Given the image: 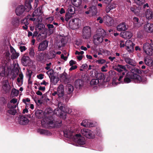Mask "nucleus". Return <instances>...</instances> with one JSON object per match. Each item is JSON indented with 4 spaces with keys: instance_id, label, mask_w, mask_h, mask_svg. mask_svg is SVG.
Returning <instances> with one entry per match:
<instances>
[{
    "instance_id": "nucleus-1",
    "label": "nucleus",
    "mask_w": 153,
    "mask_h": 153,
    "mask_svg": "<svg viewBox=\"0 0 153 153\" xmlns=\"http://www.w3.org/2000/svg\"><path fill=\"white\" fill-rule=\"evenodd\" d=\"M131 79H134L136 83H140L142 82L143 84L146 83V81L143 79L139 75L131 73H126L123 79L124 82L126 83H129L131 82Z\"/></svg>"
},
{
    "instance_id": "nucleus-2",
    "label": "nucleus",
    "mask_w": 153,
    "mask_h": 153,
    "mask_svg": "<svg viewBox=\"0 0 153 153\" xmlns=\"http://www.w3.org/2000/svg\"><path fill=\"white\" fill-rule=\"evenodd\" d=\"M106 34V33L103 29H100L97 31V33L93 36V42L94 44L96 42L102 43L103 41V38Z\"/></svg>"
},
{
    "instance_id": "nucleus-3",
    "label": "nucleus",
    "mask_w": 153,
    "mask_h": 153,
    "mask_svg": "<svg viewBox=\"0 0 153 153\" xmlns=\"http://www.w3.org/2000/svg\"><path fill=\"white\" fill-rule=\"evenodd\" d=\"M120 42V48L124 47L126 46V50L128 52H132L133 51L134 47L135 44L132 41L129 40L126 41L125 44L123 41L121 40Z\"/></svg>"
},
{
    "instance_id": "nucleus-4",
    "label": "nucleus",
    "mask_w": 153,
    "mask_h": 153,
    "mask_svg": "<svg viewBox=\"0 0 153 153\" xmlns=\"http://www.w3.org/2000/svg\"><path fill=\"white\" fill-rule=\"evenodd\" d=\"M82 37L83 39H89L91 35V28L89 26H85L83 27L82 31Z\"/></svg>"
},
{
    "instance_id": "nucleus-5",
    "label": "nucleus",
    "mask_w": 153,
    "mask_h": 153,
    "mask_svg": "<svg viewBox=\"0 0 153 153\" xmlns=\"http://www.w3.org/2000/svg\"><path fill=\"white\" fill-rule=\"evenodd\" d=\"M58 95L59 97H61L65 100L66 101L70 98V96H68L64 93V88L62 85L59 86L57 89Z\"/></svg>"
},
{
    "instance_id": "nucleus-6",
    "label": "nucleus",
    "mask_w": 153,
    "mask_h": 153,
    "mask_svg": "<svg viewBox=\"0 0 153 153\" xmlns=\"http://www.w3.org/2000/svg\"><path fill=\"white\" fill-rule=\"evenodd\" d=\"M143 50L145 53L149 55H151L153 51V42L152 41L150 44L145 43L143 46Z\"/></svg>"
},
{
    "instance_id": "nucleus-7",
    "label": "nucleus",
    "mask_w": 153,
    "mask_h": 153,
    "mask_svg": "<svg viewBox=\"0 0 153 153\" xmlns=\"http://www.w3.org/2000/svg\"><path fill=\"white\" fill-rule=\"evenodd\" d=\"M81 133L82 135L89 139H93L95 137L94 133L90 130L87 128L82 129Z\"/></svg>"
},
{
    "instance_id": "nucleus-8",
    "label": "nucleus",
    "mask_w": 153,
    "mask_h": 153,
    "mask_svg": "<svg viewBox=\"0 0 153 153\" xmlns=\"http://www.w3.org/2000/svg\"><path fill=\"white\" fill-rule=\"evenodd\" d=\"M70 22L72 26V29L74 30L79 28L81 25V21L78 18L73 19L70 20Z\"/></svg>"
},
{
    "instance_id": "nucleus-9",
    "label": "nucleus",
    "mask_w": 153,
    "mask_h": 153,
    "mask_svg": "<svg viewBox=\"0 0 153 153\" xmlns=\"http://www.w3.org/2000/svg\"><path fill=\"white\" fill-rule=\"evenodd\" d=\"M48 41L47 40H45L39 43L38 46V51H43L47 49L48 46Z\"/></svg>"
},
{
    "instance_id": "nucleus-10",
    "label": "nucleus",
    "mask_w": 153,
    "mask_h": 153,
    "mask_svg": "<svg viewBox=\"0 0 153 153\" xmlns=\"http://www.w3.org/2000/svg\"><path fill=\"white\" fill-rule=\"evenodd\" d=\"M87 11L85 12L87 14H89L90 13H92L93 16H95L97 12V9L96 6H92L87 9Z\"/></svg>"
},
{
    "instance_id": "nucleus-11",
    "label": "nucleus",
    "mask_w": 153,
    "mask_h": 153,
    "mask_svg": "<svg viewBox=\"0 0 153 153\" xmlns=\"http://www.w3.org/2000/svg\"><path fill=\"white\" fill-rule=\"evenodd\" d=\"M54 71L53 69H50L47 72V73L49 75V77L50 80H53L54 85L56 84L58 81V80L57 79H56V77L53 75Z\"/></svg>"
},
{
    "instance_id": "nucleus-12",
    "label": "nucleus",
    "mask_w": 153,
    "mask_h": 153,
    "mask_svg": "<svg viewBox=\"0 0 153 153\" xmlns=\"http://www.w3.org/2000/svg\"><path fill=\"white\" fill-rule=\"evenodd\" d=\"M25 7L23 5L18 6L15 10L16 15L19 16L22 14L25 11Z\"/></svg>"
},
{
    "instance_id": "nucleus-13",
    "label": "nucleus",
    "mask_w": 153,
    "mask_h": 153,
    "mask_svg": "<svg viewBox=\"0 0 153 153\" xmlns=\"http://www.w3.org/2000/svg\"><path fill=\"white\" fill-rule=\"evenodd\" d=\"M75 138L78 140L76 141L77 143L80 145H83L85 144V140L84 138L81 137L80 134H76L75 135Z\"/></svg>"
},
{
    "instance_id": "nucleus-14",
    "label": "nucleus",
    "mask_w": 153,
    "mask_h": 153,
    "mask_svg": "<svg viewBox=\"0 0 153 153\" xmlns=\"http://www.w3.org/2000/svg\"><path fill=\"white\" fill-rule=\"evenodd\" d=\"M18 120L19 124L21 125H25L29 122L28 119L23 116H19Z\"/></svg>"
},
{
    "instance_id": "nucleus-15",
    "label": "nucleus",
    "mask_w": 153,
    "mask_h": 153,
    "mask_svg": "<svg viewBox=\"0 0 153 153\" xmlns=\"http://www.w3.org/2000/svg\"><path fill=\"white\" fill-rule=\"evenodd\" d=\"M66 90L67 92V95L70 96V98L74 90L73 86L71 84H67L66 86Z\"/></svg>"
},
{
    "instance_id": "nucleus-16",
    "label": "nucleus",
    "mask_w": 153,
    "mask_h": 153,
    "mask_svg": "<svg viewBox=\"0 0 153 153\" xmlns=\"http://www.w3.org/2000/svg\"><path fill=\"white\" fill-rule=\"evenodd\" d=\"M74 85L76 88L81 89L82 88L84 85V82L81 79H78L76 80L74 82Z\"/></svg>"
},
{
    "instance_id": "nucleus-17",
    "label": "nucleus",
    "mask_w": 153,
    "mask_h": 153,
    "mask_svg": "<svg viewBox=\"0 0 153 153\" xmlns=\"http://www.w3.org/2000/svg\"><path fill=\"white\" fill-rule=\"evenodd\" d=\"M144 29L147 32L152 33L153 32V24L147 23L144 26Z\"/></svg>"
},
{
    "instance_id": "nucleus-18",
    "label": "nucleus",
    "mask_w": 153,
    "mask_h": 153,
    "mask_svg": "<svg viewBox=\"0 0 153 153\" xmlns=\"http://www.w3.org/2000/svg\"><path fill=\"white\" fill-rule=\"evenodd\" d=\"M3 90L5 93L8 92L10 89V86L8 84L7 80H5L4 81V84L2 86Z\"/></svg>"
},
{
    "instance_id": "nucleus-19",
    "label": "nucleus",
    "mask_w": 153,
    "mask_h": 153,
    "mask_svg": "<svg viewBox=\"0 0 153 153\" xmlns=\"http://www.w3.org/2000/svg\"><path fill=\"white\" fill-rule=\"evenodd\" d=\"M94 74L95 77L99 81L101 80H104L105 77L104 74L101 72H98L97 71H94Z\"/></svg>"
},
{
    "instance_id": "nucleus-20",
    "label": "nucleus",
    "mask_w": 153,
    "mask_h": 153,
    "mask_svg": "<svg viewBox=\"0 0 153 153\" xmlns=\"http://www.w3.org/2000/svg\"><path fill=\"white\" fill-rule=\"evenodd\" d=\"M115 69L120 73H121L123 71L122 70H124L126 72L127 71L125 65L124 66L119 64L117 65V67L115 68Z\"/></svg>"
},
{
    "instance_id": "nucleus-21",
    "label": "nucleus",
    "mask_w": 153,
    "mask_h": 153,
    "mask_svg": "<svg viewBox=\"0 0 153 153\" xmlns=\"http://www.w3.org/2000/svg\"><path fill=\"white\" fill-rule=\"evenodd\" d=\"M132 36L131 32L129 31L124 32L122 33V36L125 39H130Z\"/></svg>"
},
{
    "instance_id": "nucleus-22",
    "label": "nucleus",
    "mask_w": 153,
    "mask_h": 153,
    "mask_svg": "<svg viewBox=\"0 0 153 153\" xmlns=\"http://www.w3.org/2000/svg\"><path fill=\"white\" fill-rule=\"evenodd\" d=\"M29 59V57L27 56H23L21 59V62L22 65L24 66H27Z\"/></svg>"
},
{
    "instance_id": "nucleus-23",
    "label": "nucleus",
    "mask_w": 153,
    "mask_h": 153,
    "mask_svg": "<svg viewBox=\"0 0 153 153\" xmlns=\"http://www.w3.org/2000/svg\"><path fill=\"white\" fill-rule=\"evenodd\" d=\"M126 29L125 22H123L120 24L117 27V30L119 31L125 30Z\"/></svg>"
},
{
    "instance_id": "nucleus-24",
    "label": "nucleus",
    "mask_w": 153,
    "mask_h": 153,
    "mask_svg": "<svg viewBox=\"0 0 153 153\" xmlns=\"http://www.w3.org/2000/svg\"><path fill=\"white\" fill-rule=\"evenodd\" d=\"M145 15L148 19H151L153 17V13L152 11L149 9H147L145 12Z\"/></svg>"
},
{
    "instance_id": "nucleus-25",
    "label": "nucleus",
    "mask_w": 153,
    "mask_h": 153,
    "mask_svg": "<svg viewBox=\"0 0 153 153\" xmlns=\"http://www.w3.org/2000/svg\"><path fill=\"white\" fill-rule=\"evenodd\" d=\"M145 64L149 66L150 69H152L153 68L152 66L153 63V61L145 57L144 60Z\"/></svg>"
},
{
    "instance_id": "nucleus-26",
    "label": "nucleus",
    "mask_w": 153,
    "mask_h": 153,
    "mask_svg": "<svg viewBox=\"0 0 153 153\" xmlns=\"http://www.w3.org/2000/svg\"><path fill=\"white\" fill-rule=\"evenodd\" d=\"M92 123H89L87 120H83L82 122L81 123V125L83 126L84 127H87L88 126L91 127L92 126Z\"/></svg>"
},
{
    "instance_id": "nucleus-27",
    "label": "nucleus",
    "mask_w": 153,
    "mask_h": 153,
    "mask_svg": "<svg viewBox=\"0 0 153 153\" xmlns=\"http://www.w3.org/2000/svg\"><path fill=\"white\" fill-rule=\"evenodd\" d=\"M71 2L73 5L76 7H79L81 4V0H71Z\"/></svg>"
},
{
    "instance_id": "nucleus-28",
    "label": "nucleus",
    "mask_w": 153,
    "mask_h": 153,
    "mask_svg": "<svg viewBox=\"0 0 153 153\" xmlns=\"http://www.w3.org/2000/svg\"><path fill=\"white\" fill-rule=\"evenodd\" d=\"M59 77L61 79L63 80L64 82H67L68 80V78L67 74L65 72H64L62 74H60Z\"/></svg>"
},
{
    "instance_id": "nucleus-29",
    "label": "nucleus",
    "mask_w": 153,
    "mask_h": 153,
    "mask_svg": "<svg viewBox=\"0 0 153 153\" xmlns=\"http://www.w3.org/2000/svg\"><path fill=\"white\" fill-rule=\"evenodd\" d=\"M125 62L129 64L134 66L136 65L135 61L129 58H126L125 59Z\"/></svg>"
},
{
    "instance_id": "nucleus-30",
    "label": "nucleus",
    "mask_w": 153,
    "mask_h": 153,
    "mask_svg": "<svg viewBox=\"0 0 153 153\" xmlns=\"http://www.w3.org/2000/svg\"><path fill=\"white\" fill-rule=\"evenodd\" d=\"M113 20L111 17H109L107 18L105 24L107 26H110L113 25Z\"/></svg>"
},
{
    "instance_id": "nucleus-31",
    "label": "nucleus",
    "mask_w": 153,
    "mask_h": 153,
    "mask_svg": "<svg viewBox=\"0 0 153 153\" xmlns=\"http://www.w3.org/2000/svg\"><path fill=\"white\" fill-rule=\"evenodd\" d=\"M36 115L39 119L41 118L43 116V111L41 110H37L35 112Z\"/></svg>"
},
{
    "instance_id": "nucleus-32",
    "label": "nucleus",
    "mask_w": 153,
    "mask_h": 153,
    "mask_svg": "<svg viewBox=\"0 0 153 153\" xmlns=\"http://www.w3.org/2000/svg\"><path fill=\"white\" fill-rule=\"evenodd\" d=\"M32 2L33 0H26L25 1V4L26 6L30 10L32 8L31 3Z\"/></svg>"
},
{
    "instance_id": "nucleus-33",
    "label": "nucleus",
    "mask_w": 153,
    "mask_h": 153,
    "mask_svg": "<svg viewBox=\"0 0 153 153\" xmlns=\"http://www.w3.org/2000/svg\"><path fill=\"white\" fill-rule=\"evenodd\" d=\"M5 76V68L4 66L0 67V76L4 77Z\"/></svg>"
},
{
    "instance_id": "nucleus-34",
    "label": "nucleus",
    "mask_w": 153,
    "mask_h": 153,
    "mask_svg": "<svg viewBox=\"0 0 153 153\" xmlns=\"http://www.w3.org/2000/svg\"><path fill=\"white\" fill-rule=\"evenodd\" d=\"M68 13L72 15L75 13V8L73 6L71 5L68 7Z\"/></svg>"
},
{
    "instance_id": "nucleus-35",
    "label": "nucleus",
    "mask_w": 153,
    "mask_h": 153,
    "mask_svg": "<svg viewBox=\"0 0 153 153\" xmlns=\"http://www.w3.org/2000/svg\"><path fill=\"white\" fill-rule=\"evenodd\" d=\"M12 23L13 25L15 27L18 26L19 24V19L17 18H14L13 19Z\"/></svg>"
},
{
    "instance_id": "nucleus-36",
    "label": "nucleus",
    "mask_w": 153,
    "mask_h": 153,
    "mask_svg": "<svg viewBox=\"0 0 153 153\" xmlns=\"http://www.w3.org/2000/svg\"><path fill=\"white\" fill-rule=\"evenodd\" d=\"M47 37V33L46 32L44 31L43 33L41 34H39L37 37V39L39 40L42 39H43L46 38Z\"/></svg>"
},
{
    "instance_id": "nucleus-37",
    "label": "nucleus",
    "mask_w": 153,
    "mask_h": 153,
    "mask_svg": "<svg viewBox=\"0 0 153 153\" xmlns=\"http://www.w3.org/2000/svg\"><path fill=\"white\" fill-rule=\"evenodd\" d=\"M135 3L138 5H141L145 2V0H134Z\"/></svg>"
},
{
    "instance_id": "nucleus-38",
    "label": "nucleus",
    "mask_w": 153,
    "mask_h": 153,
    "mask_svg": "<svg viewBox=\"0 0 153 153\" xmlns=\"http://www.w3.org/2000/svg\"><path fill=\"white\" fill-rule=\"evenodd\" d=\"M99 79H92L90 82V84L91 85H96L99 83Z\"/></svg>"
},
{
    "instance_id": "nucleus-39",
    "label": "nucleus",
    "mask_w": 153,
    "mask_h": 153,
    "mask_svg": "<svg viewBox=\"0 0 153 153\" xmlns=\"http://www.w3.org/2000/svg\"><path fill=\"white\" fill-rule=\"evenodd\" d=\"M19 56V54L16 52H14L12 53V54L11 56V57L12 59H16Z\"/></svg>"
},
{
    "instance_id": "nucleus-40",
    "label": "nucleus",
    "mask_w": 153,
    "mask_h": 153,
    "mask_svg": "<svg viewBox=\"0 0 153 153\" xmlns=\"http://www.w3.org/2000/svg\"><path fill=\"white\" fill-rule=\"evenodd\" d=\"M36 28H38L39 31L41 30L42 29L44 28L45 27V25L42 23H39L36 26Z\"/></svg>"
},
{
    "instance_id": "nucleus-41",
    "label": "nucleus",
    "mask_w": 153,
    "mask_h": 153,
    "mask_svg": "<svg viewBox=\"0 0 153 153\" xmlns=\"http://www.w3.org/2000/svg\"><path fill=\"white\" fill-rule=\"evenodd\" d=\"M19 93V91L14 88L13 89L11 92V95L13 96H17Z\"/></svg>"
},
{
    "instance_id": "nucleus-42",
    "label": "nucleus",
    "mask_w": 153,
    "mask_h": 153,
    "mask_svg": "<svg viewBox=\"0 0 153 153\" xmlns=\"http://www.w3.org/2000/svg\"><path fill=\"white\" fill-rule=\"evenodd\" d=\"M7 112L10 114L15 115L17 111L16 109H10L7 111Z\"/></svg>"
},
{
    "instance_id": "nucleus-43",
    "label": "nucleus",
    "mask_w": 153,
    "mask_h": 153,
    "mask_svg": "<svg viewBox=\"0 0 153 153\" xmlns=\"http://www.w3.org/2000/svg\"><path fill=\"white\" fill-rule=\"evenodd\" d=\"M135 72V74H136L135 73H137L139 74H140L142 73V71H141L138 69V68H135L134 69H132V70L131 72V73H134Z\"/></svg>"
},
{
    "instance_id": "nucleus-44",
    "label": "nucleus",
    "mask_w": 153,
    "mask_h": 153,
    "mask_svg": "<svg viewBox=\"0 0 153 153\" xmlns=\"http://www.w3.org/2000/svg\"><path fill=\"white\" fill-rule=\"evenodd\" d=\"M65 137L67 138L70 137L69 131V130H64L63 131Z\"/></svg>"
},
{
    "instance_id": "nucleus-45",
    "label": "nucleus",
    "mask_w": 153,
    "mask_h": 153,
    "mask_svg": "<svg viewBox=\"0 0 153 153\" xmlns=\"http://www.w3.org/2000/svg\"><path fill=\"white\" fill-rule=\"evenodd\" d=\"M29 55L30 56L32 57H34L35 55L34 50L33 48H30L29 49Z\"/></svg>"
},
{
    "instance_id": "nucleus-46",
    "label": "nucleus",
    "mask_w": 153,
    "mask_h": 153,
    "mask_svg": "<svg viewBox=\"0 0 153 153\" xmlns=\"http://www.w3.org/2000/svg\"><path fill=\"white\" fill-rule=\"evenodd\" d=\"M19 68L14 66L12 69V72L15 73L17 74H18L19 72Z\"/></svg>"
},
{
    "instance_id": "nucleus-47",
    "label": "nucleus",
    "mask_w": 153,
    "mask_h": 153,
    "mask_svg": "<svg viewBox=\"0 0 153 153\" xmlns=\"http://www.w3.org/2000/svg\"><path fill=\"white\" fill-rule=\"evenodd\" d=\"M38 132L41 134H45L47 133L48 131L46 129H39L38 130Z\"/></svg>"
},
{
    "instance_id": "nucleus-48",
    "label": "nucleus",
    "mask_w": 153,
    "mask_h": 153,
    "mask_svg": "<svg viewBox=\"0 0 153 153\" xmlns=\"http://www.w3.org/2000/svg\"><path fill=\"white\" fill-rule=\"evenodd\" d=\"M38 58L40 61L43 60L44 58V55L43 53H40L38 55Z\"/></svg>"
},
{
    "instance_id": "nucleus-49",
    "label": "nucleus",
    "mask_w": 153,
    "mask_h": 153,
    "mask_svg": "<svg viewBox=\"0 0 153 153\" xmlns=\"http://www.w3.org/2000/svg\"><path fill=\"white\" fill-rule=\"evenodd\" d=\"M136 7H131L130 8L131 11L133 13H134L135 14H137L138 13V11L136 9Z\"/></svg>"
},
{
    "instance_id": "nucleus-50",
    "label": "nucleus",
    "mask_w": 153,
    "mask_h": 153,
    "mask_svg": "<svg viewBox=\"0 0 153 153\" xmlns=\"http://www.w3.org/2000/svg\"><path fill=\"white\" fill-rule=\"evenodd\" d=\"M133 23L134 24H137L139 23V19L138 18L134 17L133 18Z\"/></svg>"
},
{
    "instance_id": "nucleus-51",
    "label": "nucleus",
    "mask_w": 153,
    "mask_h": 153,
    "mask_svg": "<svg viewBox=\"0 0 153 153\" xmlns=\"http://www.w3.org/2000/svg\"><path fill=\"white\" fill-rule=\"evenodd\" d=\"M71 16L69 15L68 13H66L65 15V20L68 22V20L71 19Z\"/></svg>"
},
{
    "instance_id": "nucleus-52",
    "label": "nucleus",
    "mask_w": 153,
    "mask_h": 153,
    "mask_svg": "<svg viewBox=\"0 0 153 153\" xmlns=\"http://www.w3.org/2000/svg\"><path fill=\"white\" fill-rule=\"evenodd\" d=\"M96 62H98L99 64H103L106 61L104 59H100L97 60Z\"/></svg>"
},
{
    "instance_id": "nucleus-53",
    "label": "nucleus",
    "mask_w": 153,
    "mask_h": 153,
    "mask_svg": "<svg viewBox=\"0 0 153 153\" xmlns=\"http://www.w3.org/2000/svg\"><path fill=\"white\" fill-rule=\"evenodd\" d=\"M21 23L25 24V25H27L28 23L27 19H24L21 20Z\"/></svg>"
},
{
    "instance_id": "nucleus-54",
    "label": "nucleus",
    "mask_w": 153,
    "mask_h": 153,
    "mask_svg": "<svg viewBox=\"0 0 153 153\" xmlns=\"http://www.w3.org/2000/svg\"><path fill=\"white\" fill-rule=\"evenodd\" d=\"M137 36L138 38L140 39H142L143 38V35L140 33V32H138L137 33Z\"/></svg>"
},
{
    "instance_id": "nucleus-55",
    "label": "nucleus",
    "mask_w": 153,
    "mask_h": 153,
    "mask_svg": "<svg viewBox=\"0 0 153 153\" xmlns=\"http://www.w3.org/2000/svg\"><path fill=\"white\" fill-rule=\"evenodd\" d=\"M19 49L21 52L25 51L27 49V48L25 46H20L19 47Z\"/></svg>"
},
{
    "instance_id": "nucleus-56",
    "label": "nucleus",
    "mask_w": 153,
    "mask_h": 153,
    "mask_svg": "<svg viewBox=\"0 0 153 153\" xmlns=\"http://www.w3.org/2000/svg\"><path fill=\"white\" fill-rule=\"evenodd\" d=\"M0 100L3 103V104H6L7 102V100L4 97H2L0 98Z\"/></svg>"
},
{
    "instance_id": "nucleus-57",
    "label": "nucleus",
    "mask_w": 153,
    "mask_h": 153,
    "mask_svg": "<svg viewBox=\"0 0 153 153\" xmlns=\"http://www.w3.org/2000/svg\"><path fill=\"white\" fill-rule=\"evenodd\" d=\"M76 63V61H74L73 60H71L69 62L70 65L71 66H72L74 65H75Z\"/></svg>"
},
{
    "instance_id": "nucleus-58",
    "label": "nucleus",
    "mask_w": 153,
    "mask_h": 153,
    "mask_svg": "<svg viewBox=\"0 0 153 153\" xmlns=\"http://www.w3.org/2000/svg\"><path fill=\"white\" fill-rule=\"evenodd\" d=\"M44 76V74H40L39 75H37V77L38 79H42L43 78Z\"/></svg>"
},
{
    "instance_id": "nucleus-59",
    "label": "nucleus",
    "mask_w": 153,
    "mask_h": 153,
    "mask_svg": "<svg viewBox=\"0 0 153 153\" xmlns=\"http://www.w3.org/2000/svg\"><path fill=\"white\" fill-rule=\"evenodd\" d=\"M47 27L49 30L51 29H53L54 27V26L53 25L51 24H47Z\"/></svg>"
},
{
    "instance_id": "nucleus-60",
    "label": "nucleus",
    "mask_w": 153,
    "mask_h": 153,
    "mask_svg": "<svg viewBox=\"0 0 153 153\" xmlns=\"http://www.w3.org/2000/svg\"><path fill=\"white\" fill-rule=\"evenodd\" d=\"M111 10V8L109 7V5H107L106 7L105 8V11L106 12L108 13H109L110 11Z\"/></svg>"
},
{
    "instance_id": "nucleus-61",
    "label": "nucleus",
    "mask_w": 153,
    "mask_h": 153,
    "mask_svg": "<svg viewBox=\"0 0 153 153\" xmlns=\"http://www.w3.org/2000/svg\"><path fill=\"white\" fill-rule=\"evenodd\" d=\"M32 73V71H28V74H27V75L29 76V81L30 80Z\"/></svg>"
},
{
    "instance_id": "nucleus-62",
    "label": "nucleus",
    "mask_w": 153,
    "mask_h": 153,
    "mask_svg": "<svg viewBox=\"0 0 153 153\" xmlns=\"http://www.w3.org/2000/svg\"><path fill=\"white\" fill-rule=\"evenodd\" d=\"M51 63L49 62L48 63H47L46 64L47 66L45 67V69L47 70H48L50 68V66L51 65Z\"/></svg>"
},
{
    "instance_id": "nucleus-63",
    "label": "nucleus",
    "mask_w": 153,
    "mask_h": 153,
    "mask_svg": "<svg viewBox=\"0 0 153 153\" xmlns=\"http://www.w3.org/2000/svg\"><path fill=\"white\" fill-rule=\"evenodd\" d=\"M38 89L39 91H44L45 90V86L42 87L41 86H39L38 88Z\"/></svg>"
},
{
    "instance_id": "nucleus-64",
    "label": "nucleus",
    "mask_w": 153,
    "mask_h": 153,
    "mask_svg": "<svg viewBox=\"0 0 153 153\" xmlns=\"http://www.w3.org/2000/svg\"><path fill=\"white\" fill-rule=\"evenodd\" d=\"M77 67L76 65H72L71 67L70 68L69 70L70 71H71L73 70H75L77 68Z\"/></svg>"
}]
</instances>
